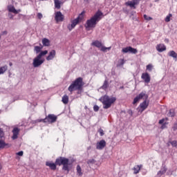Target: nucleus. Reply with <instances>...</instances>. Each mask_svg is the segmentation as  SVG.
Returning a JSON list of instances; mask_svg holds the SVG:
<instances>
[{
  "instance_id": "f257e3e1",
  "label": "nucleus",
  "mask_w": 177,
  "mask_h": 177,
  "mask_svg": "<svg viewBox=\"0 0 177 177\" xmlns=\"http://www.w3.org/2000/svg\"><path fill=\"white\" fill-rule=\"evenodd\" d=\"M46 165L50 167V169H53V171L57 169V165H62V170L66 171L68 173L71 171V166L72 164L70 162L69 158H67L66 157H58V158H56L55 162H53V161H46Z\"/></svg>"
},
{
  "instance_id": "f03ea898",
  "label": "nucleus",
  "mask_w": 177,
  "mask_h": 177,
  "mask_svg": "<svg viewBox=\"0 0 177 177\" xmlns=\"http://www.w3.org/2000/svg\"><path fill=\"white\" fill-rule=\"evenodd\" d=\"M102 11L98 10L93 17H91L89 19H87L85 24L86 28H95L97 22L102 19Z\"/></svg>"
},
{
  "instance_id": "7ed1b4c3",
  "label": "nucleus",
  "mask_w": 177,
  "mask_h": 177,
  "mask_svg": "<svg viewBox=\"0 0 177 177\" xmlns=\"http://www.w3.org/2000/svg\"><path fill=\"white\" fill-rule=\"evenodd\" d=\"M144 97L145 98V100H144V102H142V103H140V110L142 112L145 111V110L147 109L149 104V102H147V100L149 99L148 95H147L145 92H141V93L138 95V96L134 98L133 102V104H136V103H138V102Z\"/></svg>"
},
{
  "instance_id": "20e7f679",
  "label": "nucleus",
  "mask_w": 177,
  "mask_h": 177,
  "mask_svg": "<svg viewBox=\"0 0 177 177\" xmlns=\"http://www.w3.org/2000/svg\"><path fill=\"white\" fill-rule=\"evenodd\" d=\"M84 85V82H83V78L82 77H79L78 78H76L72 84H71L68 88V91L71 93L74 91H82Z\"/></svg>"
},
{
  "instance_id": "39448f33",
  "label": "nucleus",
  "mask_w": 177,
  "mask_h": 177,
  "mask_svg": "<svg viewBox=\"0 0 177 177\" xmlns=\"http://www.w3.org/2000/svg\"><path fill=\"white\" fill-rule=\"evenodd\" d=\"M99 100L102 103L103 109L107 110L111 107L112 104L116 102L117 99L116 97H110L108 95H104V96H102Z\"/></svg>"
},
{
  "instance_id": "423d86ee",
  "label": "nucleus",
  "mask_w": 177,
  "mask_h": 177,
  "mask_svg": "<svg viewBox=\"0 0 177 177\" xmlns=\"http://www.w3.org/2000/svg\"><path fill=\"white\" fill-rule=\"evenodd\" d=\"M46 55H48V50L40 51L39 54L33 60V67L37 68L41 66L45 62V59H42V57L46 56Z\"/></svg>"
},
{
  "instance_id": "0eeeda50",
  "label": "nucleus",
  "mask_w": 177,
  "mask_h": 177,
  "mask_svg": "<svg viewBox=\"0 0 177 177\" xmlns=\"http://www.w3.org/2000/svg\"><path fill=\"white\" fill-rule=\"evenodd\" d=\"M84 12H81L80 14H79L78 17H77V18H75V19H73V21H71V24H69L68 25V30L69 31H72V30H73V28L76 27V25H77V24H80V22H82L84 20Z\"/></svg>"
},
{
  "instance_id": "6e6552de",
  "label": "nucleus",
  "mask_w": 177,
  "mask_h": 177,
  "mask_svg": "<svg viewBox=\"0 0 177 177\" xmlns=\"http://www.w3.org/2000/svg\"><path fill=\"white\" fill-rule=\"evenodd\" d=\"M11 147L10 143L5 142V132L3 128H0V149H8Z\"/></svg>"
},
{
  "instance_id": "1a4fd4ad",
  "label": "nucleus",
  "mask_w": 177,
  "mask_h": 177,
  "mask_svg": "<svg viewBox=\"0 0 177 177\" xmlns=\"http://www.w3.org/2000/svg\"><path fill=\"white\" fill-rule=\"evenodd\" d=\"M57 120V115H55V114H48L46 117V118L41 119V120H38L39 122H48L49 124H53L54 122H56Z\"/></svg>"
},
{
  "instance_id": "9d476101",
  "label": "nucleus",
  "mask_w": 177,
  "mask_h": 177,
  "mask_svg": "<svg viewBox=\"0 0 177 177\" xmlns=\"http://www.w3.org/2000/svg\"><path fill=\"white\" fill-rule=\"evenodd\" d=\"M92 45L96 46V48H101L102 52H107V50H111V47H106V46H103L102 41H100V40H95V41L92 42Z\"/></svg>"
},
{
  "instance_id": "9b49d317",
  "label": "nucleus",
  "mask_w": 177,
  "mask_h": 177,
  "mask_svg": "<svg viewBox=\"0 0 177 177\" xmlns=\"http://www.w3.org/2000/svg\"><path fill=\"white\" fill-rule=\"evenodd\" d=\"M122 53H133V55H136L138 53V48H133L132 46H127V47H123L122 48Z\"/></svg>"
},
{
  "instance_id": "f8f14e48",
  "label": "nucleus",
  "mask_w": 177,
  "mask_h": 177,
  "mask_svg": "<svg viewBox=\"0 0 177 177\" xmlns=\"http://www.w3.org/2000/svg\"><path fill=\"white\" fill-rule=\"evenodd\" d=\"M55 19L57 22H60L64 21V15L62 14V11H57L55 12Z\"/></svg>"
},
{
  "instance_id": "ddd939ff",
  "label": "nucleus",
  "mask_w": 177,
  "mask_h": 177,
  "mask_svg": "<svg viewBox=\"0 0 177 177\" xmlns=\"http://www.w3.org/2000/svg\"><path fill=\"white\" fill-rule=\"evenodd\" d=\"M106 142L104 140H100V142H97L96 144V149L97 150H102L106 147Z\"/></svg>"
},
{
  "instance_id": "4468645a",
  "label": "nucleus",
  "mask_w": 177,
  "mask_h": 177,
  "mask_svg": "<svg viewBox=\"0 0 177 177\" xmlns=\"http://www.w3.org/2000/svg\"><path fill=\"white\" fill-rule=\"evenodd\" d=\"M136 4H139V0H129L125 2L126 6H129L133 8H136Z\"/></svg>"
},
{
  "instance_id": "2eb2a0df",
  "label": "nucleus",
  "mask_w": 177,
  "mask_h": 177,
  "mask_svg": "<svg viewBox=\"0 0 177 177\" xmlns=\"http://www.w3.org/2000/svg\"><path fill=\"white\" fill-rule=\"evenodd\" d=\"M141 78L145 81L146 84H149L151 81V77L148 73H143V74H142Z\"/></svg>"
},
{
  "instance_id": "dca6fc26",
  "label": "nucleus",
  "mask_w": 177,
  "mask_h": 177,
  "mask_svg": "<svg viewBox=\"0 0 177 177\" xmlns=\"http://www.w3.org/2000/svg\"><path fill=\"white\" fill-rule=\"evenodd\" d=\"M20 132V129L17 127H15L12 129V139L13 140H15V139H17L18 138V135Z\"/></svg>"
},
{
  "instance_id": "f3484780",
  "label": "nucleus",
  "mask_w": 177,
  "mask_h": 177,
  "mask_svg": "<svg viewBox=\"0 0 177 177\" xmlns=\"http://www.w3.org/2000/svg\"><path fill=\"white\" fill-rule=\"evenodd\" d=\"M156 49L158 52H164V50H166L167 47L163 43H160V44H157Z\"/></svg>"
},
{
  "instance_id": "a211bd4d",
  "label": "nucleus",
  "mask_w": 177,
  "mask_h": 177,
  "mask_svg": "<svg viewBox=\"0 0 177 177\" xmlns=\"http://www.w3.org/2000/svg\"><path fill=\"white\" fill-rule=\"evenodd\" d=\"M56 56V51L55 50H51V51H50L48 56H47L46 57V60L47 61H50V60H53L54 59V57H55Z\"/></svg>"
},
{
  "instance_id": "6ab92c4d",
  "label": "nucleus",
  "mask_w": 177,
  "mask_h": 177,
  "mask_svg": "<svg viewBox=\"0 0 177 177\" xmlns=\"http://www.w3.org/2000/svg\"><path fill=\"white\" fill-rule=\"evenodd\" d=\"M41 42L44 46H50V41L49 39H47V37H44V39L41 40Z\"/></svg>"
},
{
  "instance_id": "aec40b11",
  "label": "nucleus",
  "mask_w": 177,
  "mask_h": 177,
  "mask_svg": "<svg viewBox=\"0 0 177 177\" xmlns=\"http://www.w3.org/2000/svg\"><path fill=\"white\" fill-rule=\"evenodd\" d=\"M165 118H162V120H159V124H161V129H165V128H167V125L168 122H165Z\"/></svg>"
},
{
  "instance_id": "412c9836",
  "label": "nucleus",
  "mask_w": 177,
  "mask_h": 177,
  "mask_svg": "<svg viewBox=\"0 0 177 177\" xmlns=\"http://www.w3.org/2000/svg\"><path fill=\"white\" fill-rule=\"evenodd\" d=\"M8 10L10 12H14L15 14H18V12H20L21 10H16L15 7L14 6H11L10 7H8Z\"/></svg>"
},
{
  "instance_id": "4be33fe9",
  "label": "nucleus",
  "mask_w": 177,
  "mask_h": 177,
  "mask_svg": "<svg viewBox=\"0 0 177 177\" xmlns=\"http://www.w3.org/2000/svg\"><path fill=\"white\" fill-rule=\"evenodd\" d=\"M168 55L170 56V57L177 59V53H176L174 50H171V51H169Z\"/></svg>"
},
{
  "instance_id": "5701e85b",
  "label": "nucleus",
  "mask_w": 177,
  "mask_h": 177,
  "mask_svg": "<svg viewBox=\"0 0 177 177\" xmlns=\"http://www.w3.org/2000/svg\"><path fill=\"white\" fill-rule=\"evenodd\" d=\"M109 86V83L108 80H105L104 82L103 85L101 86V89H103L104 91H106Z\"/></svg>"
},
{
  "instance_id": "b1692460",
  "label": "nucleus",
  "mask_w": 177,
  "mask_h": 177,
  "mask_svg": "<svg viewBox=\"0 0 177 177\" xmlns=\"http://www.w3.org/2000/svg\"><path fill=\"white\" fill-rule=\"evenodd\" d=\"M141 167H142V165H135V167H133V174H139V172L141 169Z\"/></svg>"
},
{
  "instance_id": "393cba45",
  "label": "nucleus",
  "mask_w": 177,
  "mask_h": 177,
  "mask_svg": "<svg viewBox=\"0 0 177 177\" xmlns=\"http://www.w3.org/2000/svg\"><path fill=\"white\" fill-rule=\"evenodd\" d=\"M41 49H43V46H35L34 50L36 52L37 55L41 53Z\"/></svg>"
},
{
  "instance_id": "a878e982",
  "label": "nucleus",
  "mask_w": 177,
  "mask_h": 177,
  "mask_svg": "<svg viewBox=\"0 0 177 177\" xmlns=\"http://www.w3.org/2000/svg\"><path fill=\"white\" fill-rule=\"evenodd\" d=\"M69 102V97L67 95H64L62 97V102L64 103V104H68Z\"/></svg>"
},
{
  "instance_id": "bb28decb",
  "label": "nucleus",
  "mask_w": 177,
  "mask_h": 177,
  "mask_svg": "<svg viewBox=\"0 0 177 177\" xmlns=\"http://www.w3.org/2000/svg\"><path fill=\"white\" fill-rule=\"evenodd\" d=\"M55 8H61L62 1L60 0H54Z\"/></svg>"
},
{
  "instance_id": "cd10ccee",
  "label": "nucleus",
  "mask_w": 177,
  "mask_h": 177,
  "mask_svg": "<svg viewBox=\"0 0 177 177\" xmlns=\"http://www.w3.org/2000/svg\"><path fill=\"white\" fill-rule=\"evenodd\" d=\"M8 70V66H3V67H0V75L4 74L6 71Z\"/></svg>"
},
{
  "instance_id": "c85d7f7f",
  "label": "nucleus",
  "mask_w": 177,
  "mask_h": 177,
  "mask_svg": "<svg viewBox=\"0 0 177 177\" xmlns=\"http://www.w3.org/2000/svg\"><path fill=\"white\" fill-rule=\"evenodd\" d=\"M76 169H77V173L79 174V176H82L83 175V172L82 171V168L80 165H77Z\"/></svg>"
},
{
  "instance_id": "c756f323",
  "label": "nucleus",
  "mask_w": 177,
  "mask_h": 177,
  "mask_svg": "<svg viewBox=\"0 0 177 177\" xmlns=\"http://www.w3.org/2000/svg\"><path fill=\"white\" fill-rule=\"evenodd\" d=\"M168 115L169 117H175L176 115L175 110L174 109H171V110H169Z\"/></svg>"
},
{
  "instance_id": "7c9ffc66",
  "label": "nucleus",
  "mask_w": 177,
  "mask_h": 177,
  "mask_svg": "<svg viewBox=\"0 0 177 177\" xmlns=\"http://www.w3.org/2000/svg\"><path fill=\"white\" fill-rule=\"evenodd\" d=\"M124 63H125V62H124V59H120V60H119V62H118V66H124Z\"/></svg>"
},
{
  "instance_id": "2f4dec72",
  "label": "nucleus",
  "mask_w": 177,
  "mask_h": 177,
  "mask_svg": "<svg viewBox=\"0 0 177 177\" xmlns=\"http://www.w3.org/2000/svg\"><path fill=\"white\" fill-rule=\"evenodd\" d=\"M171 17H172V14L171 13H169L168 15H167V17L165 18L166 22H169V21L171 19Z\"/></svg>"
},
{
  "instance_id": "473e14b6",
  "label": "nucleus",
  "mask_w": 177,
  "mask_h": 177,
  "mask_svg": "<svg viewBox=\"0 0 177 177\" xmlns=\"http://www.w3.org/2000/svg\"><path fill=\"white\" fill-rule=\"evenodd\" d=\"M170 143L174 147H177V140H172V142H170Z\"/></svg>"
},
{
  "instance_id": "72a5a7b5",
  "label": "nucleus",
  "mask_w": 177,
  "mask_h": 177,
  "mask_svg": "<svg viewBox=\"0 0 177 177\" xmlns=\"http://www.w3.org/2000/svg\"><path fill=\"white\" fill-rule=\"evenodd\" d=\"M152 68H153L152 64H148V66H147V70H148L149 71H152Z\"/></svg>"
},
{
  "instance_id": "f704fd0d",
  "label": "nucleus",
  "mask_w": 177,
  "mask_h": 177,
  "mask_svg": "<svg viewBox=\"0 0 177 177\" xmlns=\"http://www.w3.org/2000/svg\"><path fill=\"white\" fill-rule=\"evenodd\" d=\"M98 132L100 133V136H104V131L103 129H102V128H100V129L98 130Z\"/></svg>"
},
{
  "instance_id": "c9c22d12",
  "label": "nucleus",
  "mask_w": 177,
  "mask_h": 177,
  "mask_svg": "<svg viewBox=\"0 0 177 177\" xmlns=\"http://www.w3.org/2000/svg\"><path fill=\"white\" fill-rule=\"evenodd\" d=\"M99 110H100L99 106L95 105L94 107H93V111H95V112H97V111H99Z\"/></svg>"
},
{
  "instance_id": "e433bc0d",
  "label": "nucleus",
  "mask_w": 177,
  "mask_h": 177,
  "mask_svg": "<svg viewBox=\"0 0 177 177\" xmlns=\"http://www.w3.org/2000/svg\"><path fill=\"white\" fill-rule=\"evenodd\" d=\"M8 34V30H3L1 33V37H2V35H7Z\"/></svg>"
},
{
  "instance_id": "4c0bfd02",
  "label": "nucleus",
  "mask_w": 177,
  "mask_h": 177,
  "mask_svg": "<svg viewBox=\"0 0 177 177\" xmlns=\"http://www.w3.org/2000/svg\"><path fill=\"white\" fill-rule=\"evenodd\" d=\"M144 18L145 19H152L151 17H148V15H147V14L144 15Z\"/></svg>"
},
{
  "instance_id": "58836bf2",
  "label": "nucleus",
  "mask_w": 177,
  "mask_h": 177,
  "mask_svg": "<svg viewBox=\"0 0 177 177\" xmlns=\"http://www.w3.org/2000/svg\"><path fill=\"white\" fill-rule=\"evenodd\" d=\"M37 17L39 19H41V18H42L43 15L41 14V12H38L37 13Z\"/></svg>"
},
{
  "instance_id": "ea45409f",
  "label": "nucleus",
  "mask_w": 177,
  "mask_h": 177,
  "mask_svg": "<svg viewBox=\"0 0 177 177\" xmlns=\"http://www.w3.org/2000/svg\"><path fill=\"white\" fill-rule=\"evenodd\" d=\"M173 129H174V131H176L177 130V123L174 124V125L173 126Z\"/></svg>"
},
{
  "instance_id": "a19ab883",
  "label": "nucleus",
  "mask_w": 177,
  "mask_h": 177,
  "mask_svg": "<svg viewBox=\"0 0 177 177\" xmlns=\"http://www.w3.org/2000/svg\"><path fill=\"white\" fill-rule=\"evenodd\" d=\"M123 12H126L127 14H128V12H129V10L127 8H123Z\"/></svg>"
},
{
  "instance_id": "79ce46f5",
  "label": "nucleus",
  "mask_w": 177,
  "mask_h": 177,
  "mask_svg": "<svg viewBox=\"0 0 177 177\" xmlns=\"http://www.w3.org/2000/svg\"><path fill=\"white\" fill-rule=\"evenodd\" d=\"M17 155L18 156H24V151H19L18 153H17Z\"/></svg>"
},
{
  "instance_id": "37998d69",
  "label": "nucleus",
  "mask_w": 177,
  "mask_h": 177,
  "mask_svg": "<svg viewBox=\"0 0 177 177\" xmlns=\"http://www.w3.org/2000/svg\"><path fill=\"white\" fill-rule=\"evenodd\" d=\"M165 172H166V171H159L158 174H161L162 175L163 174H165Z\"/></svg>"
},
{
  "instance_id": "c03bdc74",
  "label": "nucleus",
  "mask_w": 177,
  "mask_h": 177,
  "mask_svg": "<svg viewBox=\"0 0 177 177\" xmlns=\"http://www.w3.org/2000/svg\"><path fill=\"white\" fill-rule=\"evenodd\" d=\"M8 15L10 16V18H11V19L13 18V15L12 14H8Z\"/></svg>"
},
{
  "instance_id": "a18cd8bd",
  "label": "nucleus",
  "mask_w": 177,
  "mask_h": 177,
  "mask_svg": "<svg viewBox=\"0 0 177 177\" xmlns=\"http://www.w3.org/2000/svg\"><path fill=\"white\" fill-rule=\"evenodd\" d=\"M129 114H130L131 115H133V111H129Z\"/></svg>"
},
{
  "instance_id": "49530a36",
  "label": "nucleus",
  "mask_w": 177,
  "mask_h": 177,
  "mask_svg": "<svg viewBox=\"0 0 177 177\" xmlns=\"http://www.w3.org/2000/svg\"><path fill=\"white\" fill-rule=\"evenodd\" d=\"M165 121H169V118L166 117V118H165Z\"/></svg>"
},
{
  "instance_id": "de8ad7c7",
  "label": "nucleus",
  "mask_w": 177,
  "mask_h": 177,
  "mask_svg": "<svg viewBox=\"0 0 177 177\" xmlns=\"http://www.w3.org/2000/svg\"><path fill=\"white\" fill-rule=\"evenodd\" d=\"M120 89H124V86H120Z\"/></svg>"
},
{
  "instance_id": "09e8293b",
  "label": "nucleus",
  "mask_w": 177,
  "mask_h": 177,
  "mask_svg": "<svg viewBox=\"0 0 177 177\" xmlns=\"http://www.w3.org/2000/svg\"><path fill=\"white\" fill-rule=\"evenodd\" d=\"M12 63H10V66L12 67Z\"/></svg>"
},
{
  "instance_id": "8fccbe9b",
  "label": "nucleus",
  "mask_w": 177,
  "mask_h": 177,
  "mask_svg": "<svg viewBox=\"0 0 177 177\" xmlns=\"http://www.w3.org/2000/svg\"><path fill=\"white\" fill-rule=\"evenodd\" d=\"M2 169V165L0 164V170Z\"/></svg>"
},
{
  "instance_id": "3c124183",
  "label": "nucleus",
  "mask_w": 177,
  "mask_h": 177,
  "mask_svg": "<svg viewBox=\"0 0 177 177\" xmlns=\"http://www.w3.org/2000/svg\"><path fill=\"white\" fill-rule=\"evenodd\" d=\"M84 1H87V2H88L89 1V0H84Z\"/></svg>"
},
{
  "instance_id": "603ef678",
  "label": "nucleus",
  "mask_w": 177,
  "mask_h": 177,
  "mask_svg": "<svg viewBox=\"0 0 177 177\" xmlns=\"http://www.w3.org/2000/svg\"><path fill=\"white\" fill-rule=\"evenodd\" d=\"M1 35H0V39H1Z\"/></svg>"
},
{
  "instance_id": "864d4df0",
  "label": "nucleus",
  "mask_w": 177,
  "mask_h": 177,
  "mask_svg": "<svg viewBox=\"0 0 177 177\" xmlns=\"http://www.w3.org/2000/svg\"><path fill=\"white\" fill-rule=\"evenodd\" d=\"M90 162H93V161H92V160H91V161H90Z\"/></svg>"
}]
</instances>
